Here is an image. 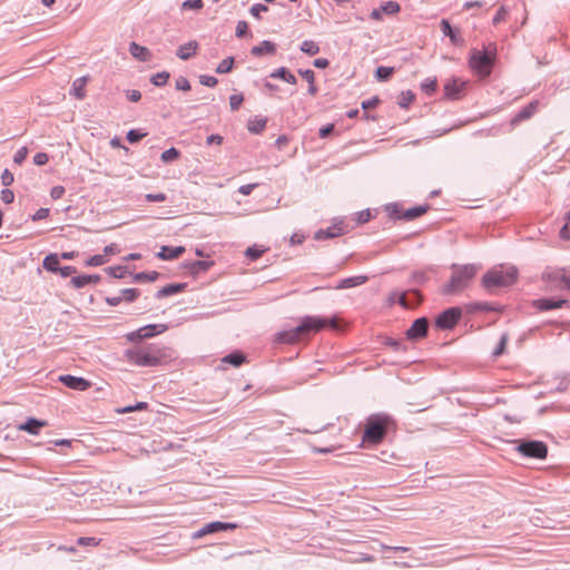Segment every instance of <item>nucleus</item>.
<instances>
[{"label": "nucleus", "instance_id": "e2e57ef3", "mask_svg": "<svg viewBox=\"0 0 570 570\" xmlns=\"http://www.w3.org/2000/svg\"><path fill=\"white\" fill-rule=\"evenodd\" d=\"M166 199H167V196L164 193L146 195V200L150 202V203H160V202H165Z\"/></svg>", "mask_w": 570, "mask_h": 570}, {"label": "nucleus", "instance_id": "412c9836", "mask_svg": "<svg viewBox=\"0 0 570 570\" xmlns=\"http://www.w3.org/2000/svg\"><path fill=\"white\" fill-rule=\"evenodd\" d=\"M197 49H198V43L197 41L195 40H191L187 43H184L181 46L178 47L177 49V57L180 58L181 60H188L190 59L193 56L196 55L197 52Z\"/></svg>", "mask_w": 570, "mask_h": 570}, {"label": "nucleus", "instance_id": "ddd939ff", "mask_svg": "<svg viewBox=\"0 0 570 570\" xmlns=\"http://www.w3.org/2000/svg\"><path fill=\"white\" fill-rule=\"evenodd\" d=\"M59 382L75 391H86L91 386V383L86 379L69 374L60 375Z\"/></svg>", "mask_w": 570, "mask_h": 570}, {"label": "nucleus", "instance_id": "4be33fe9", "mask_svg": "<svg viewBox=\"0 0 570 570\" xmlns=\"http://www.w3.org/2000/svg\"><path fill=\"white\" fill-rule=\"evenodd\" d=\"M129 52L134 58L142 62L148 61L151 57L148 48L140 46L135 41L130 42Z\"/></svg>", "mask_w": 570, "mask_h": 570}, {"label": "nucleus", "instance_id": "3c124183", "mask_svg": "<svg viewBox=\"0 0 570 570\" xmlns=\"http://www.w3.org/2000/svg\"><path fill=\"white\" fill-rule=\"evenodd\" d=\"M244 101V96L242 94H235L229 97V106L233 111L238 110L240 105Z\"/></svg>", "mask_w": 570, "mask_h": 570}, {"label": "nucleus", "instance_id": "de8ad7c7", "mask_svg": "<svg viewBox=\"0 0 570 570\" xmlns=\"http://www.w3.org/2000/svg\"><path fill=\"white\" fill-rule=\"evenodd\" d=\"M106 271L115 278H124L127 274V268L125 266H112L108 267Z\"/></svg>", "mask_w": 570, "mask_h": 570}, {"label": "nucleus", "instance_id": "69168bd1", "mask_svg": "<svg viewBox=\"0 0 570 570\" xmlns=\"http://www.w3.org/2000/svg\"><path fill=\"white\" fill-rule=\"evenodd\" d=\"M14 199V194L11 189L4 188L1 190V200L4 204H11Z\"/></svg>", "mask_w": 570, "mask_h": 570}, {"label": "nucleus", "instance_id": "052dcab7", "mask_svg": "<svg viewBox=\"0 0 570 570\" xmlns=\"http://www.w3.org/2000/svg\"><path fill=\"white\" fill-rule=\"evenodd\" d=\"M471 308L473 311H484V312H489V311H494L495 308L487 303V302H476L474 304L471 305Z\"/></svg>", "mask_w": 570, "mask_h": 570}, {"label": "nucleus", "instance_id": "393cba45", "mask_svg": "<svg viewBox=\"0 0 570 570\" xmlns=\"http://www.w3.org/2000/svg\"><path fill=\"white\" fill-rule=\"evenodd\" d=\"M47 423L45 421L37 420L35 417H30L23 424L19 425V430L26 431L29 434L36 435L39 433V430L45 426Z\"/></svg>", "mask_w": 570, "mask_h": 570}, {"label": "nucleus", "instance_id": "c756f323", "mask_svg": "<svg viewBox=\"0 0 570 570\" xmlns=\"http://www.w3.org/2000/svg\"><path fill=\"white\" fill-rule=\"evenodd\" d=\"M428 209H429L428 205L415 206V207L409 208L402 213V219L413 220V219L420 217L421 215L425 214Z\"/></svg>", "mask_w": 570, "mask_h": 570}, {"label": "nucleus", "instance_id": "b1692460", "mask_svg": "<svg viewBox=\"0 0 570 570\" xmlns=\"http://www.w3.org/2000/svg\"><path fill=\"white\" fill-rule=\"evenodd\" d=\"M276 52V46L274 42L269 40L262 41L258 46H254L250 49V53L255 57H261L263 55H274Z\"/></svg>", "mask_w": 570, "mask_h": 570}, {"label": "nucleus", "instance_id": "f8f14e48", "mask_svg": "<svg viewBox=\"0 0 570 570\" xmlns=\"http://www.w3.org/2000/svg\"><path fill=\"white\" fill-rule=\"evenodd\" d=\"M238 528L237 523L234 522H222V521H214L210 523H207L203 528H200L197 533L195 534L196 538L204 537L209 533H216L219 531H228V530H235Z\"/></svg>", "mask_w": 570, "mask_h": 570}, {"label": "nucleus", "instance_id": "79ce46f5", "mask_svg": "<svg viewBox=\"0 0 570 570\" xmlns=\"http://www.w3.org/2000/svg\"><path fill=\"white\" fill-rule=\"evenodd\" d=\"M385 212L387 213V215L391 217V218H394V219H402V213L403 210H401L399 204L396 203H390L385 206Z\"/></svg>", "mask_w": 570, "mask_h": 570}, {"label": "nucleus", "instance_id": "5701e85b", "mask_svg": "<svg viewBox=\"0 0 570 570\" xmlns=\"http://www.w3.org/2000/svg\"><path fill=\"white\" fill-rule=\"evenodd\" d=\"M186 286H187L186 283L169 284V285L161 287L159 291H157L155 296L158 299L167 297V296H171V295L183 292L186 288Z\"/></svg>", "mask_w": 570, "mask_h": 570}, {"label": "nucleus", "instance_id": "774afa93", "mask_svg": "<svg viewBox=\"0 0 570 570\" xmlns=\"http://www.w3.org/2000/svg\"><path fill=\"white\" fill-rule=\"evenodd\" d=\"M298 73L308 82L312 83L315 81V73L311 69H299Z\"/></svg>", "mask_w": 570, "mask_h": 570}, {"label": "nucleus", "instance_id": "4468645a", "mask_svg": "<svg viewBox=\"0 0 570 570\" xmlns=\"http://www.w3.org/2000/svg\"><path fill=\"white\" fill-rule=\"evenodd\" d=\"M466 82L460 79L453 78L444 85V95L446 98L458 100L461 98Z\"/></svg>", "mask_w": 570, "mask_h": 570}, {"label": "nucleus", "instance_id": "9d476101", "mask_svg": "<svg viewBox=\"0 0 570 570\" xmlns=\"http://www.w3.org/2000/svg\"><path fill=\"white\" fill-rule=\"evenodd\" d=\"M429 320L426 317L416 318L412 325L406 330L405 336L410 341H417L428 335Z\"/></svg>", "mask_w": 570, "mask_h": 570}, {"label": "nucleus", "instance_id": "e433bc0d", "mask_svg": "<svg viewBox=\"0 0 570 570\" xmlns=\"http://www.w3.org/2000/svg\"><path fill=\"white\" fill-rule=\"evenodd\" d=\"M121 301L131 303L138 298L140 291L138 288H125L120 291Z\"/></svg>", "mask_w": 570, "mask_h": 570}, {"label": "nucleus", "instance_id": "423d86ee", "mask_svg": "<svg viewBox=\"0 0 570 570\" xmlns=\"http://www.w3.org/2000/svg\"><path fill=\"white\" fill-rule=\"evenodd\" d=\"M495 52L473 49L470 53L469 66L481 78L490 76L494 63Z\"/></svg>", "mask_w": 570, "mask_h": 570}, {"label": "nucleus", "instance_id": "13d9d810", "mask_svg": "<svg viewBox=\"0 0 570 570\" xmlns=\"http://www.w3.org/2000/svg\"><path fill=\"white\" fill-rule=\"evenodd\" d=\"M175 86L177 90L187 91L190 89V82L188 81L187 78L181 76L176 79Z\"/></svg>", "mask_w": 570, "mask_h": 570}, {"label": "nucleus", "instance_id": "338daca9", "mask_svg": "<svg viewBox=\"0 0 570 570\" xmlns=\"http://www.w3.org/2000/svg\"><path fill=\"white\" fill-rule=\"evenodd\" d=\"M379 102H380V99L376 96H374L370 99L362 101L361 107H362V109L367 110L370 108L376 107L379 105Z\"/></svg>", "mask_w": 570, "mask_h": 570}, {"label": "nucleus", "instance_id": "a211bd4d", "mask_svg": "<svg viewBox=\"0 0 570 570\" xmlns=\"http://www.w3.org/2000/svg\"><path fill=\"white\" fill-rule=\"evenodd\" d=\"M214 265L213 261H194L184 264L193 277H197L202 273L207 272Z\"/></svg>", "mask_w": 570, "mask_h": 570}, {"label": "nucleus", "instance_id": "cd10ccee", "mask_svg": "<svg viewBox=\"0 0 570 570\" xmlns=\"http://www.w3.org/2000/svg\"><path fill=\"white\" fill-rule=\"evenodd\" d=\"M366 281H367V276H364V275L347 277L340 282V284L337 285V288L341 289V288L355 287V286L366 283Z\"/></svg>", "mask_w": 570, "mask_h": 570}, {"label": "nucleus", "instance_id": "5fc2aeb1", "mask_svg": "<svg viewBox=\"0 0 570 570\" xmlns=\"http://www.w3.org/2000/svg\"><path fill=\"white\" fill-rule=\"evenodd\" d=\"M28 156V148L27 147H21L19 148L14 156H13V161L18 165L22 164L24 161V159L27 158Z\"/></svg>", "mask_w": 570, "mask_h": 570}, {"label": "nucleus", "instance_id": "f704fd0d", "mask_svg": "<svg viewBox=\"0 0 570 570\" xmlns=\"http://www.w3.org/2000/svg\"><path fill=\"white\" fill-rule=\"evenodd\" d=\"M301 50L308 56H315L320 52V46L313 40H304Z\"/></svg>", "mask_w": 570, "mask_h": 570}, {"label": "nucleus", "instance_id": "603ef678", "mask_svg": "<svg viewBox=\"0 0 570 570\" xmlns=\"http://www.w3.org/2000/svg\"><path fill=\"white\" fill-rule=\"evenodd\" d=\"M248 33V23L244 20H240L236 24L235 35L237 38H244Z\"/></svg>", "mask_w": 570, "mask_h": 570}, {"label": "nucleus", "instance_id": "1a4fd4ad", "mask_svg": "<svg viewBox=\"0 0 570 570\" xmlns=\"http://www.w3.org/2000/svg\"><path fill=\"white\" fill-rule=\"evenodd\" d=\"M461 315L462 311L460 307H450L438 315L435 326L440 330H451L456 325Z\"/></svg>", "mask_w": 570, "mask_h": 570}, {"label": "nucleus", "instance_id": "864d4df0", "mask_svg": "<svg viewBox=\"0 0 570 570\" xmlns=\"http://www.w3.org/2000/svg\"><path fill=\"white\" fill-rule=\"evenodd\" d=\"M249 11L253 17H255L256 19H259L262 12L268 11V7L265 4H262V3H255L252 6Z\"/></svg>", "mask_w": 570, "mask_h": 570}, {"label": "nucleus", "instance_id": "ea45409f", "mask_svg": "<svg viewBox=\"0 0 570 570\" xmlns=\"http://www.w3.org/2000/svg\"><path fill=\"white\" fill-rule=\"evenodd\" d=\"M179 156H180V151L178 149H176L175 147H171L161 153L160 159L164 163H170V161L178 159Z\"/></svg>", "mask_w": 570, "mask_h": 570}, {"label": "nucleus", "instance_id": "39448f33", "mask_svg": "<svg viewBox=\"0 0 570 570\" xmlns=\"http://www.w3.org/2000/svg\"><path fill=\"white\" fill-rule=\"evenodd\" d=\"M390 422L391 417L386 414L371 415L367 419L363 440L372 444H379L384 439Z\"/></svg>", "mask_w": 570, "mask_h": 570}, {"label": "nucleus", "instance_id": "6e6552de", "mask_svg": "<svg viewBox=\"0 0 570 570\" xmlns=\"http://www.w3.org/2000/svg\"><path fill=\"white\" fill-rule=\"evenodd\" d=\"M167 325L165 324H149L142 326L134 332H130L126 335V338L129 342H137L145 338L154 337L157 334H161L167 331Z\"/></svg>", "mask_w": 570, "mask_h": 570}, {"label": "nucleus", "instance_id": "2eb2a0df", "mask_svg": "<svg viewBox=\"0 0 570 570\" xmlns=\"http://www.w3.org/2000/svg\"><path fill=\"white\" fill-rule=\"evenodd\" d=\"M547 279L556 283L558 286L570 291V269L560 268L546 274Z\"/></svg>", "mask_w": 570, "mask_h": 570}, {"label": "nucleus", "instance_id": "dca6fc26", "mask_svg": "<svg viewBox=\"0 0 570 570\" xmlns=\"http://www.w3.org/2000/svg\"><path fill=\"white\" fill-rule=\"evenodd\" d=\"M344 233H345V229H344L343 223L342 222L334 223L332 226H330L325 229H318L314 234V239H316V240L330 239V238L341 236Z\"/></svg>", "mask_w": 570, "mask_h": 570}, {"label": "nucleus", "instance_id": "f257e3e1", "mask_svg": "<svg viewBox=\"0 0 570 570\" xmlns=\"http://www.w3.org/2000/svg\"><path fill=\"white\" fill-rule=\"evenodd\" d=\"M173 350L160 344H146L125 350L124 360L139 367H156L173 358Z\"/></svg>", "mask_w": 570, "mask_h": 570}, {"label": "nucleus", "instance_id": "c03bdc74", "mask_svg": "<svg viewBox=\"0 0 570 570\" xmlns=\"http://www.w3.org/2000/svg\"><path fill=\"white\" fill-rule=\"evenodd\" d=\"M89 279H90V276L78 275V276H73L70 279V283H71L72 287H75V288H82V287L89 285Z\"/></svg>", "mask_w": 570, "mask_h": 570}, {"label": "nucleus", "instance_id": "4c0bfd02", "mask_svg": "<svg viewBox=\"0 0 570 570\" xmlns=\"http://www.w3.org/2000/svg\"><path fill=\"white\" fill-rule=\"evenodd\" d=\"M415 96L412 91H402L399 96L397 104L401 108L406 109L414 100Z\"/></svg>", "mask_w": 570, "mask_h": 570}, {"label": "nucleus", "instance_id": "aec40b11", "mask_svg": "<svg viewBox=\"0 0 570 570\" xmlns=\"http://www.w3.org/2000/svg\"><path fill=\"white\" fill-rule=\"evenodd\" d=\"M441 30L445 37H449L451 42L455 46L463 45V39L460 36L459 31L453 30L450 22L446 19L441 20Z\"/></svg>", "mask_w": 570, "mask_h": 570}, {"label": "nucleus", "instance_id": "49530a36", "mask_svg": "<svg viewBox=\"0 0 570 570\" xmlns=\"http://www.w3.org/2000/svg\"><path fill=\"white\" fill-rule=\"evenodd\" d=\"M429 281V277L426 275L425 271H416L413 272L411 275V282L413 284L422 285Z\"/></svg>", "mask_w": 570, "mask_h": 570}, {"label": "nucleus", "instance_id": "c85d7f7f", "mask_svg": "<svg viewBox=\"0 0 570 570\" xmlns=\"http://www.w3.org/2000/svg\"><path fill=\"white\" fill-rule=\"evenodd\" d=\"M246 361V356L240 351H235L222 358L223 363L230 364L235 367L240 366Z\"/></svg>", "mask_w": 570, "mask_h": 570}, {"label": "nucleus", "instance_id": "7ed1b4c3", "mask_svg": "<svg viewBox=\"0 0 570 570\" xmlns=\"http://www.w3.org/2000/svg\"><path fill=\"white\" fill-rule=\"evenodd\" d=\"M451 269L452 275L449 282L441 288L443 295H458L462 293L476 274V266L473 264H452Z\"/></svg>", "mask_w": 570, "mask_h": 570}, {"label": "nucleus", "instance_id": "4d7b16f0", "mask_svg": "<svg viewBox=\"0 0 570 570\" xmlns=\"http://www.w3.org/2000/svg\"><path fill=\"white\" fill-rule=\"evenodd\" d=\"M199 82L206 87H215L218 80L213 76L202 75L199 76Z\"/></svg>", "mask_w": 570, "mask_h": 570}, {"label": "nucleus", "instance_id": "9b49d317", "mask_svg": "<svg viewBox=\"0 0 570 570\" xmlns=\"http://www.w3.org/2000/svg\"><path fill=\"white\" fill-rule=\"evenodd\" d=\"M392 296H397V303L403 308H414L421 304L423 297L417 289H411L403 293L393 292Z\"/></svg>", "mask_w": 570, "mask_h": 570}, {"label": "nucleus", "instance_id": "2f4dec72", "mask_svg": "<svg viewBox=\"0 0 570 570\" xmlns=\"http://www.w3.org/2000/svg\"><path fill=\"white\" fill-rule=\"evenodd\" d=\"M42 265H43L45 269L52 272V273H58V271L60 269L59 256L57 254L47 255L43 258Z\"/></svg>", "mask_w": 570, "mask_h": 570}, {"label": "nucleus", "instance_id": "0e129e2a", "mask_svg": "<svg viewBox=\"0 0 570 570\" xmlns=\"http://www.w3.org/2000/svg\"><path fill=\"white\" fill-rule=\"evenodd\" d=\"M370 219H371L370 209H364V210L356 213V222L358 224L367 223Z\"/></svg>", "mask_w": 570, "mask_h": 570}, {"label": "nucleus", "instance_id": "a18cd8bd", "mask_svg": "<svg viewBox=\"0 0 570 570\" xmlns=\"http://www.w3.org/2000/svg\"><path fill=\"white\" fill-rule=\"evenodd\" d=\"M264 252H265V249H263L256 245H253L246 249L245 255L250 261H256L257 258H259L262 256V254Z\"/></svg>", "mask_w": 570, "mask_h": 570}, {"label": "nucleus", "instance_id": "72a5a7b5", "mask_svg": "<svg viewBox=\"0 0 570 570\" xmlns=\"http://www.w3.org/2000/svg\"><path fill=\"white\" fill-rule=\"evenodd\" d=\"M394 73L393 67L380 66L375 70V77L379 81H387Z\"/></svg>", "mask_w": 570, "mask_h": 570}, {"label": "nucleus", "instance_id": "a878e982", "mask_svg": "<svg viewBox=\"0 0 570 570\" xmlns=\"http://www.w3.org/2000/svg\"><path fill=\"white\" fill-rule=\"evenodd\" d=\"M88 82V77H79L72 82L70 94L75 96L77 99H83L86 97L85 87Z\"/></svg>", "mask_w": 570, "mask_h": 570}, {"label": "nucleus", "instance_id": "c9c22d12", "mask_svg": "<svg viewBox=\"0 0 570 570\" xmlns=\"http://www.w3.org/2000/svg\"><path fill=\"white\" fill-rule=\"evenodd\" d=\"M234 57H227L225 59H223L217 68H216V72L219 73V75H224V73H228L232 71L233 69V66H234Z\"/></svg>", "mask_w": 570, "mask_h": 570}, {"label": "nucleus", "instance_id": "a19ab883", "mask_svg": "<svg viewBox=\"0 0 570 570\" xmlns=\"http://www.w3.org/2000/svg\"><path fill=\"white\" fill-rule=\"evenodd\" d=\"M169 79V72L167 71H161V72H157L155 73L151 78H150V81L154 86L156 87H161V86H165L167 83Z\"/></svg>", "mask_w": 570, "mask_h": 570}, {"label": "nucleus", "instance_id": "680f3d73", "mask_svg": "<svg viewBox=\"0 0 570 570\" xmlns=\"http://www.w3.org/2000/svg\"><path fill=\"white\" fill-rule=\"evenodd\" d=\"M79 546H97L99 540L94 537H80L77 539Z\"/></svg>", "mask_w": 570, "mask_h": 570}, {"label": "nucleus", "instance_id": "6ab92c4d", "mask_svg": "<svg viewBox=\"0 0 570 570\" xmlns=\"http://www.w3.org/2000/svg\"><path fill=\"white\" fill-rule=\"evenodd\" d=\"M185 252V247L177 246H161L160 250L157 253V257L163 261H170L179 257Z\"/></svg>", "mask_w": 570, "mask_h": 570}, {"label": "nucleus", "instance_id": "37998d69", "mask_svg": "<svg viewBox=\"0 0 570 570\" xmlns=\"http://www.w3.org/2000/svg\"><path fill=\"white\" fill-rule=\"evenodd\" d=\"M436 85L438 83L435 78H426L421 83V89L423 90V92L430 96L436 90Z\"/></svg>", "mask_w": 570, "mask_h": 570}, {"label": "nucleus", "instance_id": "09e8293b", "mask_svg": "<svg viewBox=\"0 0 570 570\" xmlns=\"http://www.w3.org/2000/svg\"><path fill=\"white\" fill-rule=\"evenodd\" d=\"M535 108H537V104L535 102H531L530 105H528L524 108H522L519 111L517 117L519 119H528V118H530L533 115Z\"/></svg>", "mask_w": 570, "mask_h": 570}, {"label": "nucleus", "instance_id": "f3484780", "mask_svg": "<svg viewBox=\"0 0 570 570\" xmlns=\"http://www.w3.org/2000/svg\"><path fill=\"white\" fill-rule=\"evenodd\" d=\"M533 305L540 311H550L570 306V302L562 298H539L533 302Z\"/></svg>", "mask_w": 570, "mask_h": 570}, {"label": "nucleus", "instance_id": "7c9ffc66", "mask_svg": "<svg viewBox=\"0 0 570 570\" xmlns=\"http://www.w3.org/2000/svg\"><path fill=\"white\" fill-rule=\"evenodd\" d=\"M266 124H267L266 118L254 117L248 120L247 129L252 134H259L265 129Z\"/></svg>", "mask_w": 570, "mask_h": 570}, {"label": "nucleus", "instance_id": "6e6d98bb", "mask_svg": "<svg viewBox=\"0 0 570 570\" xmlns=\"http://www.w3.org/2000/svg\"><path fill=\"white\" fill-rule=\"evenodd\" d=\"M107 262L105 255H94L87 262V266H100Z\"/></svg>", "mask_w": 570, "mask_h": 570}, {"label": "nucleus", "instance_id": "20e7f679", "mask_svg": "<svg viewBox=\"0 0 570 570\" xmlns=\"http://www.w3.org/2000/svg\"><path fill=\"white\" fill-rule=\"evenodd\" d=\"M518 278V269L514 266L497 267L487 272L482 277V286L489 292L494 293L499 287L513 285Z\"/></svg>", "mask_w": 570, "mask_h": 570}, {"label": "nucleus", "instance_id": "8fccbe9b", "mask_svg": "<svg viewBox=\"0 0 570 570\" xmlns=\"http://www.w3.org/2000/svg\"><path fill=\"white\" fill-rule=\"evenodd\" d=\"M146 136V132H141L137 129H130L128 132H127V140L130 142V144H136L138 142L139 140H141L144 137Z\"/></svg>", "mask_w": 570, "mask_h": 570}, {"label": "nucleus", "instance_id": "0eeeda50", "mask_svg": "<svg viewBox=\"0 0 570 570\" xmlns=\"http://www.w3.org/2000/svg\"><path fill=\"white\" fill-rule=\"evenodd\" d=\"M517 449L522 455L533 459H544L548 454V448L542 441H521Z\"/></svg>", "mask_w": 570, "mask_h": 570}, {"label": "nucleus", "instance_id": "58836bf2", "mask_svg": "<svg viewBox=\"0 0 570 570\" xmlns=\"http://www.w3.org/2000/svg\"><path fill=\"white\" fill-rule=\"evenodd\" d=\"M380 8L382 10V13L390 16L396 14L401 10V6L396 1H387L383 3Z\"/></svg>", "mask_w": 570, "mask_h": 570}, {"label": "nucleus", "instance_id": "f03ea898", "mask_svg": "<svg viewBox=\"0 0 570 570\" xmlns=\"http://www.w3.org/2000/svg\"><path fill=\"white\" fill-rule=\"evenodd\" d=\"M327 325L336 328V318L305 316L296 327L277 333L275 340L281 344H294L301 338L307 336L311 332H318Z\"/></svg>", "mask_w": 570, "mask_h": 570}, {"label": "nucleus", "instance_id": "bf43d9fd", "mask_svg": "<svg viewBox=\"0 0 570 570\" xmlns=\"http://www.w3.org/2000/svg\"><path fill=\"white\" fill-rule=\"evenodd\" d=\"M14 180L13 174L9 169H4L1 174V183L3 186H10Z\"/></svg>", "mask_w": 570, "mask_h": 570}, {"label": "nucleus", "instance_id": "bb28decb", "mask_svg": "<svg viewBox=\"0 0 570 570\" xmlns=\"http://www.w3.org/2000/svg\"><path fill=\"white\" fill-rule=\"evenodd\" d=\"M271 78L282 79L288 83L295 85L297 82L296 77L285 67H281L269 75Z\"/></svg>", "mask_w": 570, "mask_h": 570}, {"label": "nucleus", "instance_id": "473e14b6", "mask_svg": "<svg viewBox=\"0 0 570 570\" xmlns=\"http://www.w3.org/2000/svg\"><path fill=\"white\" fill-rule=\"evenodd\" d=\"M159 277L158 272H140L134 275V281L136 283L142 282H155Z\"/></svg>", "mask_w": 570, "mask_h": 570}]
</instances>
